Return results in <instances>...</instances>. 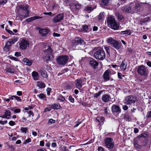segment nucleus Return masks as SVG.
Returning <instances> with one entry per match:
<instances>
[{"label":"nucleus","mask_w":151,"mask_h":151,"mask_svg":"<svg viewBox=\"0 0 151 151\" xmlns=\"http://www.w3.org/2000/svg\"><path fill=\"white\" fill-rule=\"evenodd\" d=\"M29 12H27V13H26L24 15L19 14L18 15H17V17H18L19 19H20L21 21L22 20L23 18H24L27 17L29 15Z\"/></svg>","instance_id":"bb28decb"},{"label":"nucleus","mask_w":151,"mask_h":151,"mask_svg":"<svg viewBox=\"0 0 151 151\" xmlns=\"http://www.w3.org/2000/svg\"><path fill=\"white\" fill-rule=\"evenodd\" d=\"M52 106H49L47 107H46L45 109V111H50V110H51L52 109Z\"/></svg>","instance_id":"8fccbe9b"},{"label":"nucleus","mask_w":151,"mask_h":151,"mask_svg":"<svg viewBox=\"0 0 151 151\" xmlns=\"http://www.w3.org/2000/svg\"><path fill=\"white\" fill-rule=\"evenodd\" d=\"M36 85L39 87V88H44L45 87V83L40 81H37Z\"/></svg>","instance_id":"393cba45"},{"label":"nucleus","mask_w":151,"mask_h":151,"mask_svg":"<svg viewBox=\"0 0 151 151\" xmlns=\"http://www.w3.org/2000/svg\"><path fill=\"white\" fill-rule=\"evenodd\" d=\"M37 96L39 97L41 99H43L45 97V95L42 93H40L37 95Z\"/></svg>","instance_id":"a19ab883"},{"label":"nucleus","mask_w":151,"mask_h":151,"mask_svg":"<svg viewBox=\"0 0 151 151\" xmlns=\"http://www.w3.org/2000/svg\"><path fill=\"white\" fill-rule=\"evenodd\" d=\"M52 108L54 109H59L60 108V106L59 103H56L52 104L51 105Z\"/></svg>","instance_id":"c756f323"},{"label":"nucleus","mask_w":151,"mask_h":151,"mask_svg":"<svg viewBox=\"0 0 151 151\" xmlns=\"http://www.w3.org/2000/svg\"><path fill=\"white\" fill-rule=\"evenodd\" d=\"M94 56L96 59L100 60H103L105 58L106 54L103 50L99 49L95 52Z\"/></svg>","instance_id":"20e7f679"},{"label":"nucleus","mask_w":151,"mask_h":151,"mask_svg":"<svg viewBox=\"0 0 151 151\" xmlns=\"http://www.w3.org/2000/svg\"><path fill=\"white\" fill-rule=\"evenodd\" d=\"M131 5V4L130 5H128L127 6H124L122 7V9L126 12L127 13H130L131 10V8L132 6Z\"/></svg>","instance_id":"f3484780"},{"label":"nucleus","mask_w":151,"mask_h":151,"mask_svg":"<svg viewBox=\"0 0 151 151\" xmlns=\"http://www.w3.org/2000/svg\"><path fill=\"white\" fill-rule=\"evenodd\" d=\"M3 66H4L3 69L7 73H12L14 71V70L10 67L9 64L7 63H4L3 65Z\"/></svg>","instance_id":"ddd939ff"},{"label":"nucleus","mask_w":151,"mask_h":151,"mask_svg":"<svg viewBox=\"0 0 151 151\" xmlns=\"http://www.w3.org/2000/svg\"><path fill=\"white\" fill-rule=\"evenodd\" d=\"M20 130L22 133L26 134L28 130V129L26 127H22L20 129Z\"/></svg>","instance_id":"c9c22d12"},{"label":"nucleus","mask_w":151,"mask_h":151,"mask_svg":"<svg viewBox=\"0 0 151 151\" xmlns=\"http://www.w3.org/2000/svg\"><path fill=\"white\" fill-rule=\"evenodd\" d=\"M76 86L77 88H79L82 86V82L81 79H78L76 81Z\"/></svg>","instance_id":"5701e85b"},{"label":"nucleus","mask_w":151,"mask_h":151,"mask_svg":"<svg viewBox=\"0 0 151 151\" xmlns=\"http://www.w3.org/2000/svg\"><path fill=\"white\" fill-rule=\"evenodd\" d=\"M132 32L130 30H127L121 31L120 34L121 35L127 34L128 35H130L132 34Z\"/></svg>","instance_id":"473e14b6"},{"label":"nucleus","mask_w":151,"mask_h":151,"mask_svg":"<svg viewBox=\"0 0 151 151\" xmlns=\"http://www.w3.org/2000/svg\"><path fill=\"white\" fill-rule=\"evenodd\" d=\"M53 35L54 37H59L60 36V34L56 33H54L53 34Z\"/></svg>","instance_id":"680f3d73"},{"label":"nucleus","mask_w":151,"mask_h":151,"mask_svg":"<svg viewBox=\"0 0 151 151\" xmlns=\"http://www.w3.org/2000/svg\"><path fill=\"white\" fill-rule=\"evenodd\" d=\"M9 124L11 126H13L15 124V122L12 121H10L9 122Z\"/></svg>","instance_id":"3c124183"},{"label":"nucleus","mask_w":151,"mask_h":151,"mask_svg":"<svg viewBox=\"0 0 151 151\" xmlns=\"http://www.w3.org/2000/svg\"><path fill=\"white\" fill-rule=\"evenodd\" d=\"M127 65V63L125 61H123L120 66L121 70H125L126 69Z\"/></svg>","instance_id":"a878e982"},{"label":"nucleus","mask_w":151,"mask_h":151,"mask_svg":"<svg viewBox=\"0 0 151 151\" xmlns=\"http://www.w3.org/2000/svg\"><path fill=\"white\" fill-rule=\"evenodd\" d=\"M49 31L47 29H40L39 32L41 35L44 36H45L48 33Z\"/></svg>","instance_id":"a211bd4d"},{"label":"nucleus","mask_w":151,"mask_h":151,"mask_svg":"<svg viewBox=\"0 0 151 151\" xmlns=\"http://www.w3.org/2000/svg\"><path fill=\"white\" fill-rule=\"evenodd\" d=\"M107 23L108 26L112 29L116 30L117 29L119 28V25L116 22L113 16H109L108 17Z\"/></svg>","instance_id":"f03ea898"},{"label":"nucleus","mask_w":151,"mask_h":151,"mask_svg":"<svg viewBox=\"0 0 151 151\" xmlns=\"http://www.w3.org/2000/svg\"><path fill=\"white\" fill-rule=\"evenodd\" d=\"M15 99L17 101H18L21 102L22 100L20 98V97H19L17 96H15Z\"/></svg>","instance_id":"603ef678"},{"label":"nucleus","mask_w":151,"mask_h":151,"mask_svg":"<svg viewBox=\"0 0 151 151\" xmlns=\"http://www.w3.org/2000/svg\"><path fill=\"white\" fill-rule=\"evenodd\" d=\"M118 17L119 20L122 21V20H123L124 19V17L123 16L120 14H119L118 15Z\"/></svg>","instance_id":"de8ad7c7"},{"label":"nucleus","mask_w":151,"mask_h":151,"mask_svg":"<svg viewBox=\"0 0 151 151\" xmlns=\"http://www.w3.org/2000/svg\"><path fill=\"white\" fill-rule=\"evenodd\" d=\"M74 1L73 0H65L64 1L65 4L66 6L69 5L70 6V8L72 9L74 6L76 9H80L82 5L81 4L77 2H75L74 4V5L72 6V4L74 2Z\"/></svg>","instance_id":"7ed1b4c3"},{"label":"nucleus","mask_w":151,"mask_h":151,"mask_svg":"<svg viewBox=\"0 0 151 151\" xmlns=\"http://www.w3.org/2000/svg\"><path fill=\"white\" fill-rule=\"evenodd\" d=\"M42 76L44 78H47L48 76L46 71L45 70H42L41 72Z\"/></svg>","instance_id":"f704fd0d"},{"label":"nucleus","mask_w":151,"mask_h":151,"mask_svg":"<svg viewBox=\"0 0 151 151\" xmlns=\"http://www.w3.org/2000/svg\"><path fill=\"white\" fill-rule=\"evenodd\" d=\"M19 40V38L17 37H14L13 38L10 39L9 40L11 41L12 44H14L16 42H17Z\"/></svg>","instance_id":"2f4dec72"},{"label":"nucleus","mask_w":151,"mask_h":151,"mask_svg":"<svg viewBox=\"0 0 151 151\" xmlns=\"http://www.w3.org/2000/svg\"><path fill=\"white\" fill-rule=\"evenodd\" d=\"M102 93L101 91L98 92V93L95 94L94 96V98H97Z\"/></svg>","instance_id":"c03bdc74"},{"label":"nucleus","mask_w":151,"mask_h":151,"mask_svg":"<svg viewBox=\"0 0 151 151\" xmlns=\"http://www.w3.org/2000/svg\"><path fill=\"white\" fill-rule=\"evenodd\" d=\"M84 41L79 37L75 38V40L72 41V45L74 50H82L83 45L84 43Z\"/></svg>","instance_id":"f257e3e1"},{"label":"nucleus","mask_w":151,"mask_h":151,"mask_svg":"<svg viewBox=\"0 0 151 151\" xmlns=\"http://www.w3.org/2000/svg\"><path fill=\"white\" fill-rule=\"evenodd\" d=\"M123 109L125 110H127L128 109V107L126 105H124L123 106Z\"/></svg>","instance_id":"e2e57ef3"},{"label":"nucleus","mask_w":151,"mask_h":151,"mask_svg":"<svg viewBox=\"0 0 151 151\" xmlns=\"http://www.w3.org/2000/svg\"><path fill=\"white\" fill-rule=\"evenodd\" d=\"M14 55L16 57H19L21 56V54L20 52H16L15 53Z\"/></svg>","instance_id":"864d4df0"},{"label":"nucleus","mask_w":151,"mask_h":151,"mask_svg":"<svg viewBox=\"0 0 151 151\" xmlns=\"http://www.w3.org/2000/svg\"><path fill=\"white\" fill-rule=\"evenodd\" d=\"M57 100L63 102L65 100V99L63 96L60 95L58 97Z\"/></svg>","instance_id":"4c0bfd02"},{"label":"nucleus","mask_w":151,"mask_h":151,"mask_svg":"<svg viewBox=\"0 0 151 151\" xmlns=\"http://www.w3.org/2000/svg\"><path fill=\"white\" fill-rule=\"evenodd\" d=\"M18 43L19 45L20 49L22 50L26 49L29 45V41L25 38L21 39Z\"/></svg>","instance_id":"39448f33"},{"label":"nucleus","mask_w":151,"mask_h":151,"mask_svg":"<svg viewBox=\"0 0 151 151\" xmlns=\"http://www.w3.org/2000/svg\"><path fill=\"white\" fill-rule=\"evenodd\" d=\"M93 10V8L92 7L90 6H87L85 8L84 10L87 11H91Z\"/></svg>","instance_id":"a18cd8bd"},{"label":"nucleus","mask_w":151,"mask_h":151,"mask_svg":"<svg viewBox=\"0 0 151 151\" xmlns=\"http://www.w3.org/2000/svg\"><path fill=\"white\" fill-rule=\"evenodd\" d=\"M104 112L105 114H108V112L107 110V108L106 107H105L104 108Z\"/></svg>","instance_id":"4d7b16f0"},{"label":"nucleus","mask_w":151,"mask_h":151,"mask_svg":"<svg viewBox=\"0 0 151 151\" xmlns=\"http://www.w3.org/2000/svg\"><path fill=\"white\" fill-rule=\"evenodd\" d=\"M96 120L99 122H103L104 120V118L102 116H99L97 117Z\"/></svg>","instance_id":"e433bc0d"},{"label":"nucleus","mask_w":151,"mask_h":151,"mask_svg":"<svg viewBox=\"0 0 151 151\" xmlns=\"http://www.w3.org/2000/svg\"><path fill=\"white\" fill-rule=\"evenodd\" d=\"M107 42L111 44L116 50L119 49L120 47L119 43L117 41L113 40L111 37L108 39Z\"/></svg>","instance_id":"9d476101"},{"label":"nucleus","mask_w":151,"mask_h":151,"mask_svg":"<svg viewBox=\"0 0 151 151\" xmlns=\"http://www.w3.org/2000/svg\"><path fill=\"white\" fill-rule=\"evenodd\" d=\"M22 61L24 63H26L27 65L30 66L32 65V62L31 60H29L27 58L23 59Z\"/></svg>","instance_id":"c85d7f7f"},{"label":"nucleus","mask_w":151,"mask_h":151,"mask_svg":"<svg viewBox=\"0 0 151 151\" xmlns=\"http://www.w3.org/2000/svg\"><path fill=\"white\" fill-rule=\"evenodd\" d=\"M82 120L81 121V122L78 121L76 123V124L74 126V127H76L78 126V125L81 123L82 122Z\"/></svg>","instance_id":"5fc2aeb1"},{"label":"nucleus","mask_w":151,"mask_h":151,"mask_svg":"<svg viewBox=\"0 0 151 151\" xmlns=\"http://www.w3.org/2000/svg\"><path fill=\"white\" fill-rule=\"evenodd\" d=\"M104 13L103 12L100 13L98 16V19L99 20H102L104 17Z\"/></svg>","instance_id":"72a5a7b5"},{"label":"nucleus","mask_w":151,"mask_h":151,"mask_svg":"<svg viewBox=\"0 0 151 151\" xmlns=\"http://www.w3.org/2000/svg\"><path fill=\"white\" fill-rule=\"evenodd\" d=\"M24 113H27L29 114V116L30 117L32 115V116H33V113L30 110L29 111H25Z\"/></svg>","instance_id":"ea45409f"},{"label":"nucleus","mask_w":151,"mask_h":151,"mask_svg":"<svg viewBox=\"0 0 151 151\" xmlns=\"http://www.w3.org/2000/svg\"><path fill=\"white\" fill-rule=\"evenodd\" d=\"M42 17H39L38 16H34L31 17L30 18H29L26 20V21L27 22H30L32 21L33 20L36 19H40L42 18Z\"/></svg>","instance_id":"cd10ccee"},{"label":"nucleus","mask_w":151,"mask_h":151,"mask_svg":"<svg viewBox=\"0 0 151 151\" xmlns=\"http://www.w3.org/2000/svg\"><path fill=\"white\" fill-rule=\"evenodd\" d=\"M7 0H3L2 1H0V3L1 5L5 4L7 2Z\"/></svg>","instance_id":"052dcab7"},{"label":"nucleus","mask_w":151,"mask_h":151,"mask_svg":"<svg viewBox=\"0 0 151 151\" xmlns=\"http://www.w3.org/2000/svg\"><path fill=\"white\" fill-rule=\"evenodd\" d=\"M134 147H136V148H140V147L139 145L137 144V143L134 142Z\"/></svg>","instance_id":"bf43d9fd"},{"label":"nucleus","mask_w":151,"mask_h":151,"mask_svg":"<svg viewBox=\"0 0 151 151\" xmlns=\"http://www.w3.org/2000/svg\"><path fill=\"white\" fill-rule=\"evenodd\" d=\"M90 65L94 68H95L98 65V63L96 60L92 59L90 62Z\"/></svg>","instance_id":"412c9836"},{"label":"nucleus","mask_w":151,"mask_h":151,"mask_svg":"<svg viewBox=\"0 0 151 151\" xmlns=\"http://www.w3.org/2000/svg\"><path fill=\"white\" fill-rule=\"evenodd\" d=\"M11 116V113L9 110H6L3 115L0 116V117L3 118L8 119H10Z\"/></svg>","instance_id":"4468645a"},{"label":"nucleus","mask_w":151,"mask_h":151,"mask_svg":"<svg viewBox=\"0 0 151 151\" xmlns=\"http://www.w3.org/2000/svg\"><path fill=\"white\" fill-rule=\"evenodd\" d=\"M111 0H101V4L103 6H107Z\"/></svg>","instance_id":"7c9ffc66"},{"label":"nucleus","mask_w":151,"mask_h":151,"mask_svg":"<svg viewBox=\"0 0 151 151\" xmlns=\"http://www.w3.org/2000/svg\"><path fill=\"white\" fill-rule=\"evenodd\" d=\"M44 145V142L43 141H40V145L43 146Z\"/></svg>","instance_id":"69168bd1"},{"label":"nucleus","mask_w":151,"mask_h":151,"mask_svg":"<svg viewBox=\"0 0 151 151\" xmlns=\"http://www.w3.org/2000/svg\"><path fill=\"white\" fill-rule=\"evenodd\" d=\"M139 5L138 4H135V7H134V10L135 11H137L138 10H139V9H138L139 8Z\"/></svg>","instance_id":"09e8293b"},{"label":"nucleus","mask_w":151,"mask_h":151,"mask_svg":"<svg viewBox=\"0 0 151 151\" xmlns=\"http://www.w3.org/2000/svg\"><path fill=\"white\" fill-rule=\"evenodd\" d=\"M10 59L12 60H14L16 61L17 60V58L14 57H11L10 58Z\"/></svg>","instance_id":"338daca9"},{"label":"nucleus","mask_w":151,"mask_h":151,"mask_svg":"<svg viewBox=\"0 0 151 151\" xmlns=\"http://www.w3.org/2000/svg\"><path fill=\"white\" fill-rule=\"evenodd\" d=\"M17 94L19 96H21L22 94V92L21 91H17Z\"/></svg>","instance_id":"774afa93"},{"label":"nucleus","mask_w":151,"mask_h":151,"mask_svg":"<svg viewBox=\"0 0 151 151\" xmlns=\"http://www.w3.org/2000/svg\"><path fill=\"white\" fill-rule=\"evenodd\" d=\"M98 150V151H104V149L102 147H99Z\"/></svg>","instance_id":"13d9d810"},{"label":"nucleus","mask_w":151,"mask_h":151,"mask_svg":"<svg viewBox=\"0 0 151 151\" xmlns=\"http://www.w3.org/2000/svg\"><path fill=\"white\" fill-rule=\"evenodd\" d=\"M111 73V71L109 70H106L104 74V78L106 81L109 80V75Z\"/></svg>","instance_id":"dca6fc26"},{"label":"nucleus","mask_w":151,"mask_h":151,"mask_svg":"<svg viewBox=\"0 0 151 151\" xmlns=\"http://www.w3.org/2000/svg\"><path fill=\"white\" fill-rule=\"evenodd\" d=\"M138 73L144 77L147 76L148 73V70L143 65L139 66L137 69Z\"/></svg>","instance_id":"423d86ee"},{"label":"nucleus","mask_w":151,"mask_h":151,"mask_svg":"<svg viewBox=\"0 0 151 151\" xmlns=\"http://www.w3.org/2000/svg\"><path fill=\"white\" fill-rule=\"evenodd\" d=\"M136 100V97L132 95H130L125 97L124 101V103L127 105L131 104L135 102Z\"/></svg>","instance_id":"6e6552de"},{"label":"nucleus","mask_w":151,"mask_h":151,"mask_svg":"<svg viewBox=\"0 0 151 151\" xmlns=\"http://www.w3.org/2000/svg\"><path fill=\"white\" fill-rule=\"evenodd\" d=\"M68 57L66 55H61L59 56L57 60L58 63L60 65H64L67 62Z\"/></svg>","instance_id":"1a4fd4ad"},{"label":"nucleus","mask_w":151,"mask_h":151,"mask_svg":"<svg viewBox=\"0 0 151 151\" xmlns=\"http://www.w3.org/2000/svg\"><path fill=\"white\" fill-rule=\"evenodd\" d=\"M55 120L52 119H50L48 120V124H52L54 123L55 122Z\"/></svg>","instance_id":"79ce46f5"},{"label":"nucleus","mask_w":151,"mask_h":151,"mask_svg":"<svg viewBox=\"0 0 151 151\" xmlns=\"http://www.w3.org/2000/svg\"><path fill=\"white\" fill-rule=\"evenodd\" d=\"M17 8H19V9H23V10L26 11V13L27 12H29L28 10L29 8V6L27 5H23L18 6L17 7Z\"/></svg>","instance_id":"aec40b11"},{"label":"nucleus","mask_w":151,"mask_h":151,"mask_svg":"<svg viewBox=\"0 0 151 151\" xmlns=\"http://www.w3.org/2000/svg\"><path fill=\"white\" fill-rule=\"evenodd\" d=\"M56 144L55 142L52 143L51 144V146L53 147H56Z\"/></svg>","instance_id":"0e129e2a"},{"label":"nucleus","mask_w":151,"mask_h":151,"mask_svg":"<svg viewBox=\"0 0 151 151\" xmlns=\"http://www.w3.org/2000/svg\"><path fill=\"white\" fill-rule=\"evenodd\" d=\"M31 139L30 138H29L27 139L26 140H25V141L24 142V144H27L30 142H31Z\"/></svg>","instance_id":"37998d69"},{"label":"nucleus","mask_w":151,"mask_h":151,"mask_svg":"<svg viewBox=\"0 0 151 151\" xmlns=\"http://www.w3.org/2000/svg\"><path fill=\"white\" fill-rule=\"evenodd\" d=\"M68 99L70 102L73 103L74 101V99L71 96H70Z\"/></svg>","instance_id":"49530a36"},{"label":"nucleus","mask_w":151,"mask_h":151,"mask_svg":"<svg viewBox=\"0 0 151 151\" xmlns=\"http://www.w3.org/2000/svg\"><path fill=\"white\" fill-rule=\"evenodd\" d=\"M12 44L9 40L7 42L6 45L4 47V50L6 51H8L10 47L12 45Z\"/></svg>","instance_id":"6ab92c4d"},{"label":"nucleus","mask_w":151,"mask_h":151,"mask_svg":"<svg viewBox=\"0 0 151 151\" xmlns=\"http://www.w3.org/2000/svg\"><path fill=\"white\" fill-rule=\"evenodd\" d=\"M20 112L21 110L19 109H16L14 110V112L15 113H19Z\"/></svg>","instance_id":"6e6d98bb"},{"label":"nucleus","mask_w":151,"mask_h":151,"mask_svg":"<svg viewBox=\"0 0 151 151\" xmlns=\"http://www.w3.org/2000/svg\"><path fill=\"white\" fill-rule=\"evenodd\" d=\"M32 76L34 80H37L38 79L39 76L37 72L35 71H33L32 73Z\"/></svg>","instance_id":"b1692460"},{"label":"nucleus","mask_w":151,"mask_h":151,"mask_svg":"<svg viewBox=\"0 0 151 151\" xmlns=\"http://www.w3.org/2000/svg\"><path fill=\"white\" fill-rule=\"evenodd\" d=\"M112 111L113 113H118L119 114L121 112V109L117 105H114L112 107Z\"/></svg>","instance_id":"2eb2a0df"},{"label":"nucleus","mask_w":151,"mask_h":151,"mask_svg":"<svg viewBox=\"0 0 151 151\" xmlns=\"http://www.w3.org/2000/svg\"><path fill=\"white\" fill-rule=\"evenodd\" d=\"M47 47L48 48L45 50L44 52L46 55L45 57L47 58V59L49 60L52 58V53L50 47L49 46H47Z\"/></svg>","instance_id":"9b49d317"},{"label":"nucleus","mask_w":151,"mask_h":151,"mask_svg":"<svg viewBox=\"0 0 151 151\" xmlns=\"http://www.w3.org/2000/svg\"><path fill=\"white\" fill-rule=\"evenodd\" d=\"M88 29V26L86 25H84L82 29V31L84 32H86L87 31Z\"/></svg>","instance_id":"58836bf2"},{"label":"nucleus","mask_w":151,"mask_h":151,"mask_svg":"<svg viewBox=\"0 0 151 151\" xmlns=\"http://www.w3.org/2000/svg\"><path fill=\"white\" fill-rule=\"evenodd\" d=\"M111 98V97L109 95L104 94L102 98V101L104 102H107Z\"/></svg>","instance_id":"4be33fe9"},{"label":"nucleus","mask_w":151,"mask_h":151,"mask_svg":"<svg viewBox=\"0 0 151 151\" xmlns=\"http://www.w3.org/2000/svg\"><path fill=\"white\" fill-rule=\"evenodd\" d=\"M64 18V14H60L54 17L52 19V22L54 23L59 22L62 20Z\"/></svg>","instance_id":"f8f14e48"},{"label":"nucleus","mask_w":151,"mask_h":151,"mask_svg":"<svg viewBox=\"0 0 151 151\" xmlns=\"http://www.w3.org/2000/svg\"><path fill=\"white\" fill-rule=\"evenodd\" d=\"M105 145L108 149L112 148L114 146V142L111 138L108 137L104 139Z\"/></svg>","instance_id":"0eeeda50"}]
</instances>
